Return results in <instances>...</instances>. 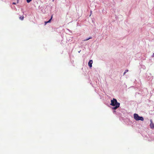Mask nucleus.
<instances>
[{
    "mask_svg": "<svg viewBox=\"0 0 154 154\" xmlns=\"http://www.w3.org/2000/svg\"><path fill=\"white\" fill-rule=\"evenodd\" d=\"M110 105L113 106V107L112 108V109L116 110L119 107L120 103L117 102L116 99L113 98L112 100H111V103Z\"/></svg>",
    "mask_w": 154,
    "mask_h": 154,
    "instance_id": "nucleus-1",
    "label": "nucleus"
},
{
    "mask_svg": "<svg viewBox=\"0 0 154 154\" xmlns=\"http://www.w3.org/2000/svg\"><path fill=\"white\" fill-rule=\"evenodd\" d=\"M134 119L136 121L140 120L143 121L144 120V119L143 117L139 116L136 113H134Z\"/></svg>",
    "mask_w": 154,
    "mask_h": 154,
    "instance_id": "nucleus-2",
    "label": "nucleus"
},
{
    "mask_svg": "<svg viewBox=\"0 0 154 154\" xmlns=\"http://www.w3.org/2000/svg\"><path fill=\"white\" fill-rule=\"evenodd\" d=\"M150 128L152 129H154V124H153L152 120L151 119L150 120Z\"/></svg>",
    "mask_w": 154,
    "mask_h": 154,
    "instance_id": "nucleus-3",
    "label": "nucleus"
},
{
    "mask_svg": "<svg viewBox=\"0 0 154 154\" xmlns=\"http://www.w3.org/2000/svg\"><path fill=\"white\" fill-rule=\"evenodd\" d=\"M92 63H93L92 60H90L88 63V65L90 68H91L92 67Z\"/></svg>",
    "mask_w": 154,
    "mask_h": 154,
    "instance_id": "nucleus-4",
    "label": "nucleus"
},
{
    "mask_svg": "<svg viewBox=\"0 0 154 154\" xmlns=\"http://www.w3.org/2000/svg\"><path fill=\"white\" fill-rule=\"evenodd\" d=\"M92 38V37H90L89 38H87L85 39H84L83 41H88V40H89V39H91Z\"/></svg>",
    "mask_w": 154,
    "mask_h": 154,
    "instance_id": "nucleus-5",
    "label": "nucleus"
},
{
    "mask_svg": "<svg viewBox=\"0 0 154 154\" xmlns=\"http://www.w3.org/2000/svg\"><path fill=\"white\" fill-rule=\"evenodd\" d=\"M52 16H53L52 15L51 16V18H50V19H49L48 21H47L48 23H49L51 22V20L52 18Z\"/></svg>",
    "mask_w": 154,
    "mask_h": 154,
    "instance_id": "nucleus-6",
    "label": "nucleus"
},
{
    "mask_svg": "<svg viewBox=\"0 0 154 154\" xmlns=\"http://www.w3.org/2000/svg\"><path fill=\"white\" fill-rule=\"evenodd\" d=\"M20 19L21 20H23L24 17L23 16H21L20 17Z\"/></svg>",
    "mask_w": 154,
    "mask_h": 154,
    "instance_id": "nucleus-7",
    "label": "nucleus"
},
{
    "mask_svg": "<svg viewBox=\"0 0 154 154\" xmlns=\"http://www.w3.org/2000/svg\"><path fill=\"white\" fill-rule=\"evenodd\" d=\"M113 112L114 113H116V114H117V113H119L120 114V113H119L118 112H117L116 110H113Z\"/></svg>",
    "mask_w": 154,
    "mask_h": 154,
    "instance_id": "nucleus-8",
    "label": "nucleus"
},
{
    "mask_svg": "<svg viewBox=\"0 0 154 154\" xmlns=\"http://www.w3.org/2000/svg\"><path fill=\"white\" fill-rule=\"evenodd\" d=\"M128 70L127 69V70H126L125 71V72H124V73H123V75H124L127 72H128Z\"/></svg>",
    "mask_w": 154,
    "mask_h": 154,
    "instance_id": "nucleus-9",
    "label": "nucleus"
},
{
    "mask_svg": "<svg viewBox=\"0 0 154 154\" xmlns=\"http://www.w3.org/2000/svg\"><path fill=\"white\" fill-rule=\"evenodd\" d=\"M32 0H26V2L28 3H29L30 2H31Z\"/></svg>",
    "mask_w": 154,
    "mask_h": 154,
    "instance_id": "nucleus-10",
    "label": "nucleus"
},
{
    "mask_svg": "<svg viewBox=\"0 0 154 154\" xmlns=\"http://www.w3.org/2000/svg\"><path fill=\"white\" fill-rule=\"evenodd\" d=\"M47 23H48L47 21H45V25H46Z\"/></svg>",
    "mask_w": 154,
    "mask_h": 154,
    "instance_id": "nucleus-11",
    "label": "nucleus"
},
{
    "mask_svg": "<svg viewBox=\"0 0 154 154\" xmlns=\"http://www.w3.org/2000/svg\"><path fill=\"white\" fill-rule=\"evenodd\" d=\"M152 57H154V53L153 54L152 56Z\"/></svg>",
    "mask_w": 154,
    "mask_h": 154,
    "instance_id": "nucleus-12",
    "label": "nucleus"
},
{
    "mask_svg": "<svg viewBox=\"0 0 154 154\" xmlns=\"http://www.w3.org/2000/svg\"><path fill=\"white\" fill-rule=\"evenodd\" d=\"M12 4H13V5H16V3L14 2H13L12 3Z\"/></svg>",
    "mask_w": 154,
    "mask_h": 154,
    "instance_id": "nucleus-13",
    "label": "nucleus"
},
{
    "mask_svg": "<svg viewBox=\"0 0 154 154\" xmlns=\"http://www.w3.org/2000/svg\"><path fill=\"white\" fill-rule=\"evenodd\" d=\"M80 51H81V50H80V51H78V52H79V53L80 52Z\"/></svg>",
    "mask_w": 154,
    "mask_h": 154,
    "instance_id": "nucleus-14",
    "label": "nucleus"
},
{
    "mask_svg": "<svg viewBox=\"0 0 154 154\" xmlns=\"http://www.w3.org/2000/svg\"><path fill=\"white\" fill-rule=\"evenodd\" d=\"M18 0H17V3H18Z\"/></svg>",
    "mask_w": 154,
    "mask_h": 154,
    "instance_id": "nucleus-15",
    "label": "nucleus"
}]
</instances>
